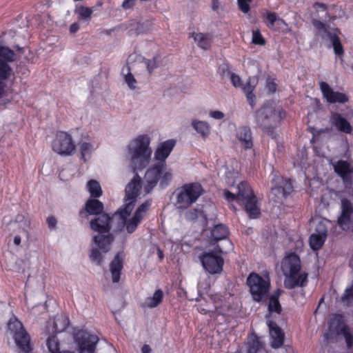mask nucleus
<instances>
[{
    "label": "nucleus",
    "mask_w": 353,
    "mask_h": 353,
    "mask_svg": "<svg viewBox=\"0 0 353 353\" xmlns=\"http://www.w3.org/2000/svg\"><path fill=\"white\" fill-rule=\"evenodd\" d=\"M174 139H168L159 144L154 152V158L157 163L149 168L143 179V190L149 194L159 183L161 188L168 186L172 180V173L166 169L165 159L170 155L175 145Z\"/></svg>",
    "instance_id": "1"
},
{
    "label": "nucleus",
    "mask_w": 353,
    "mask_h": 353,
    "mask_svg": "<svg viewBox=\"0 0 353 353\" xmlns=\"http://www.w3.org/2000/svg\"><path fill=\"white\" fill-rule=\"evenodd\" d=\"M141 185L142 179L138 173H136L125 187V203L112 214V222L117 219L119 221L116 231L121 232L125 229L128 234H131L141 223V221L134 216L129 219L128 217L134 208Z\"/></svg>",
    "instance_id": "2"
},
{
    "label": "nucleus",
    "mask_w": 353,
    "mask_h": 353,
    "mask_svg": "<svg viewBox=\"0 0 353 353\" xmlns=\"http://www.w3.org/2000/svg\"><path fill=\"white\" fill-rule=\"evenodd\" d=\"M92 230L98 232L93 236L90 258L92 261L101 265L103 255L110 250V215L102 213L90 221Z\"/></svg>",
    "instance_id": "3"
},
{
    "label": "nucleus",
    "mask_w": 353,
    "mask_h": 353,
    "mask_svg": "<svg viewBox=\"0 0 353 353\" xmlns=\"http://www.w3.org/2000/svg\"><path fill=\"white\" fill-rule=\"evenodd\" d=\"M150 143V139L147 134L139 135L132 141L129 154L134 171L141 170L149 164L152 154Z\"/></svg>",
    "instance_id": "4"
},
{
    "label": "nucleus",
    "mask_w": 353,
    "mask_h": 353,
    "mask_svg": "<svg viewBox=\"0 0 353 353\" xmlns=\"http://www.w3.org/2000/svg\"><path fill=\"white\" fill-rule=\"evenodd\" d=\"M285 116L282 109L276 110L272 103H266L256 112L257 124L270 136H273L276 128Z\"/></svg>",
    "instance_id": "5"
},
{
    "label": "nucleus",
    "mask_w": 353,
    "mask_h": 353,
    "mask_svg": "<svg viewBox=\"0 0 353 353\" xmlns=\"http://www.w3.org/2000/svg\"><path fill=\"white\" fill-rule=\"evenodd\" d=\"M203 192L204 189L199 182L185 183L177 188L173 193L175 196L176 208L179 210H187L197 201Z\"/></svg>",
    "instance_id": "6"
},
{
    "label": "nucleus",
    "mask_w": 353,
    "mask_h": 353,
    "mask_svg": "<svg viewBox=\"0 0 353 353\" xmlns=\"http://www.w3.org/2000/svg\"><path fill=\"white\" fill-rule=\"evenodd\" d=\"M7 332L14 339L19 352L30 353L32 351L30 336L22 323L15 316H12L8 321Z\"/></svg>",
    "instance_id": "7"
},
{
    "label": "nucleus",
    "mask_w": 353,
    "mask_h": 353,
    "mask_svg": "<svg viewBox=\"0 0 353 353\" xmlns=\"http://www.w3.org/2000/svg\"><path fill=\"white\" fill-rule=\"evenodd\" d=\"M311 22L316 30V35L320 36L322 38L326 36L332 43L334 54L342 59L345 50L339 37V34H341V30L336 28L330 31L329 25L317 19H312Z\"/></svg>",
    "instance_id": "8"
},
{
    "label": "nucleus",
    "mask_w": 353,
    "mask_h": 353,
    "mask_svg": "<svg viewBox=\"0 0 353 353\" xmlns=\"http://www.w3.org/2000/svg\"><path fill=\"white\" fill-rule=\"evenodd\" d=\"M246 284L253 300L258 303L267 296L270 289V279H264L256 272H251L248 275Z\"/></svg>",
    "instance_id": "9"
},
{
    "label": "nucleus",
    "mask_w": 353,
    "mask_h": 353,
    "mask_svg": "<svg viewBox=\"0 0 353 353\" xmlns=\"http://www.w3.org/2000/svg\"><path fill=\"white\" fill-rule=\"evenodd\" d=\"M73 339L77 344L79 353H94L96 345L99 341L97 335L86 330H78L74 332Z\"/></svg>",
    "instance_id": "10"
},
{
    "label": "nucleus",
    "mask_w": 353,
    "mask_h": 353,
    "mask_svg": "<svg viewBox=\"0 0 353 353\" xmlns=\"http://www.w3.org/2000/svg\"><path fill=\"white\" fill-rule=\"evenodd\" d=\"M204 269L211 274L222 272L224 260L216 251L205 252L199 256Z\"/></svg>",
    "instance_id": "11"
},
{
    "label": "nucleus",
    "mask_w": 353,
    "mask_h": 353,
    "mask_svg": "<svg viewBox=\"0 0 353 353\" xmlns=\"http://www.w3.org/2000/svg\"><path fill=\"white\" fill-rule=\"evenodd\" d=\"M271 183L272 184L271 192L278 200L285 199L293 192L294 188L290 179L274 174Z\"/></svg>",
    "instance_id": "12"
},
{
    "label": "nucleus",
    "mask_w": 353,
    "mask_h": 353,
    "mask_svg": "<svg viewBox=\"0 0 353 353\" xmlns=\"http://www.w3.org/2000/svg\"><path fill=\"white\" fill-rule=\"evenodd\" d=\"M337 225L344 231L353 227V204L343 198L341 201L340 214L337 218Z\"/></svg>",
    "instance_id": "13"
},
{
    "label": "nucleus",
    "mask_w": 353,
    "mask_h": 353,
    "mask_svg": "<svg viewBox=\"0 0 353 353\" xmlns=\"http://www.w3.org/2000/svg\"><path fill=\"white\" fill-rule=\"evenodd\" d=\"M52 149L59 154L70 155L74 150L75 145L69 134L60 132L52 143Z\"/></svg>",
    "instance_id": "14"
},
{
    "label": "nucleus",
    "mask_w": 353,
    "mask_h": 353,
    "mask_svg": "<svg viewBox=\"0 0 353 353\" xmlns=\"http://www.w3.org/2000/svg\"><path fill=\"white\" fill-rule=\"evenodd\" d=\"M336 174L341 177L346 187L353 185V167L349 162L339 160L332 164Z\"/></svg>",
    "instance_id": "15"
},
{
    "label": "nucleus",
    "mask_w": 353,
    "mask_h": 353,
    "mask_svg": "<svg viewBox=\"0 0 353 353\" xmlns=\"http://www.w3.org/2000/svg\"><path fill=\"white\" fill-rule=\"evenodd\" d=\"M319 86L323 97L329 103H345L349 100L345 93L334 91L327 82L321 81Z\"/></svg>",
    "instance_id": "16"
},
{
    "label": "nucleus",
    "mask_w": 353,
    "mask_h": 353,
    "mask_svg": "<svg viewBox=\"0 0 353 353\" xmlns=\"http://www.w3.org/2000/svg\"><path fill=\"white\" fill-rule=\"evenodd\" d=\"M284 286L286 289L292 290L297 287H305L307 283V273L291 272L284 274Z\"/></svg>",
    "instance_id": "17"
},
{
    "label": "nucleus",
    "mask_w": 353,
    "mask_h": 353,
    "mask_svg": "<svg viewBox=\"0 0 353 353\" xmlns=\"http://www.w3.org/2000/svg\"><path fill=\"white\" fill-rule=\"evenodd\" d=\"M301 262L300 257L294 252L288 254L283 259L282 270L283 274L300 272Z\"/></svg>",
    "instance_id": "18"
},
{
    "label": "nucleus",
    "mask_w": 353,
    "mask_h": 353,
    "mask_svg": "<svg viewBox=\"0 0 353 353\" xmlns=\"http://www.w3.org/2000/svg\"><path fill=\"white\" fill-rule=\"evenodd\" d=\"M125 254L123 251L117 253L112 260V282L118 283L120 281L121 271L123 268Z\"/></svg>",
    "instance_id": "19"
},
{
    "label": "nucleus",
    "mask_w": 353,
    "mask_h": 353,
    "mask_svg": "<svg viewBox=\"0 0 353 353\" xmlns=\"http://www.w3.org/2000/svg\"><path fill=\"white\" fill-rule=\"evenodd\" d=\"M104 206L102 202L97 199L89 198L85 203L84 208L79 212L81 216L84 213L88 215L97 216L103 213Z\"/></svg>",
    "instance_id": "20"
},
{
    "label": "nucleus",
    "mask_w": 353,
    "mask_h": 353,
    "mask_svg": "<svg viewBox=\"0 0 353 353\" xmlns=\"http://www.w3.org/2000/svg\"><path fill=\"white\" fill-rule=\"evenodd\" d=\"M236 137L244 150H249L253 147L252 134L249 127H239L236 131Z\"/></svg>",
    "instance_id": "21"
},
{
    "label": "nucleus",
    "mask_w": 353,
    "mask_h": 353,
    "mask_svg": "<svg viewBox=\"0 0 353 353\" xmlns=\"http://www.w3.org/2000/svg\"><path fill=\"white\" fill-rule=\"evenodd\" d=\"M330 122L332 125L336 127L340 132L350 134L352 131V128L350 122L339 113H332Z\"/></svg>",
    "instance_id": "22"
},
{
    "label": "nucleus",
    "mask_w": 353,
    "mask_h": 353,
    "mask_svg": "<svg viewBox=\"0 0 353 353\" xmlns=\"http://www.w3.org/2000/svg\"><path fill=\"white\" fill-rule=\"evenodd\" d=\"M270 335L271 337V346L273 348L281 347L284 342V333L282 330L274 322H270Z\"/></svg>",
    "instance_id": "23"
},
{
    "label": "nucleus",
    "mask_w": 353,
    "mask_h": 353,
    "mask_svg": "<svg viewBox=\"0 0 353 353\" xmlns=\"http://www.w3.org/2000/svg\"><path fill=\"white\" fill-rule=\"evenodd\" d=\"M258 201L256 195L242 201L241 205H243L244 210L250 219L258 218L261 214L260 208L258 206Z\"/></svg>",
    "instance_id": "24"
},
{
    "label": "nucleus",
    "mask_w": 353,
    "mask_h": 353,
    "mask_svg": "<svg viewBox=\"0 0 353 353\" xmlns=\"http://www.w3.org/2000/svg\"><path fill=\"white\" fill-rule=\"evenodd\" d=\"M237 203L241 204L242 201L254 196V193L247 181H241L237 186Z\"/></svg>",
    "instance_id": "25"
},
{
    "label": "nucleus",
    "mask_w": 353,
    "mask_h": 353,
    "mask_svg": "<svg viewBox=\"0 0 353 353\" xmlns=\"http://www.w3.org/2000/svg\"><path fill=\"white\" fill-rule=\"evenodd\" d=\"M191 37L194 39V41L197 43L199 48L203 50H208L212 43V38L210 34L207 33H191Z\"/></svg>",
    "instance_id": "26"
},
{
    "label": "nucleus",
    "mask_w": 353,
    "mask_h": 353,
    "mask_svg": "<svg viewBox=\"0 0 353 353\" xmlns=\"http://www.w3.org/2000/svg\"><path fill=\"white\" fill-rule=\"evenodd\" d=\"M228 235V227L222 223L214 225L211 230V239L215 242L226 239Z\"/></svg>",
    "instance_id": "27"
},
{
    "label": "nucleus",
    "mask_w": 353,
    "mask_h": 353,
    "mask_svg": "<svg viewBox=\"0 0 353 353\" xmlns=\"http://www.w3.org/2000/svg\"><path fill=\"white\" fill-rule=\"evenodd\" d=\"M281 294V290L278 289L274 291V294L269 298L268 308L270 312H275L279 314H281L282 307L279 300Z\"/></svg>",
    "instance_id": "28"
},
{
    "label": "nucleus",
    "mask_w": 353,
    "mask_h": 353,
    "mask_svg": "<svg viewBox=\"0 0 353 353\" xmlns=\"http://www.w3.org/2000/svg\"><path fill=\"white\" fill-rule=\"evenodd\" d=\"M193 128L201 134L203 138H206L210 133V126L206 121L193 120L192 122Z\"/></svg>",
    "instance_id": "29"
},
{
    "label": "nucleus",
    "mask_w": 353,
    "mask_h": 353,
    "mask_svg": "<svg viewBox=\"0 0 353 353\" xmlns=\"http://www.w3.org/2000/svg\"><path fill=\"white\" fill-rule=\"evenodd\" d=\"M87 189L90 194V198L97 199L102 195V189L99 183L94 179L88 181Z\"/></svg>",
    "instance_id": "30"
},
{
    "label": "nucleus",
    "mask_w": 353,
    "mask_h": 353,
    "mask_svg": "<svg viewBox=\"0 0 353 353\" xmlns=\"http://www.w3.org/2000/svg\"><path fill=\"white\" fill-rule=\"evenodd\" d=\"M327 238L316 234L315 233L310 235L309 239V243L311 249L314 251H318L324 245Z\"/></svg>",
    "instance_id": "31"
},
{
    "label": "nucleus",
    "mask_w": 353,
    "mask_h": 353,
    "mask_svg": "<svg viewBox=\"0 0 353 353\" xmlns=\"http://www.w3.org/2000/svg\"><path fill=\"white\" fill-rule=\"evenodd\" d=\"M163 293L161 289L157 290L152 297L146 299L145 303L150 308L157 307L163 301Z\"/></svg>",
    "instance_id": "32"
},
{
    "label": "nucleus",
    "mask_w": 353,
    "mask_h": 353,
    "mask_svg": "<svg viewBox=\"0 0 353 353\" xmlns=\"http://www.w3.org/2000/svg\"><path fill=\"white\" fill-rule=\"evenodd\" d=\"M74 13L78 15L79 20L88 21L91 19L92 10L90 8L80 6L75 8Z\"/></svg>",
    "instance_id": "33"
},
{
    "label": "nucleus",
    "mask_w": 353,
    "mask_h": 353,
    "mask_svg": "<svg viewBox=\"0 0 353 353\" xmlns=\"http://www.w3.org/2000/svg\"><path fill=\"white\" fill-rule=\"evenodd\" d=\"M263 345L259 339L256 335H252L248 342V352L247 353H257Z\"/></svg>",
    "instance_id": "34"
},
{
    "label": "nucleus",
    "mask_w": 353,
    "mask_h": 353,
    "mask_svg": "<svg viewBox=\"0 0 353 353\" xmlns=\"http://www.w3.org/2000/svg\"><path fill=\"white\" fill-rule=\"evenodd\" d=\"M69 325V319L63 316L56 317L54 321V328L55 332H61L64 331Z\"/></svg>",
    "instance_id": "35"
},
{
    "label": "nucleus",
    "mask_w": 353,
    "mask_h": 353,
    "mask_svg": "<svg viewBox=\"0 0 353 353\" xmlns=\"http://www.w3.org/2000/svg\"><path fill=\"white\" fill-rule=\"evenodd\" d=\"M344 305L350 307L353 303V281L350 286L346 288L341 298Z\"/></svg>",
    "instance_id": "36"
},
{
    "label": "nucleus",
    "mask_w": 353,
    "mask_h": 353,
    "mask_svg": "<svg viewBox=\"0 0 353 353\" xmlns=\"http://www.w3.org/2000/svg\"><path fill=\"white\" fill-rule=\"evenodd\" d=\"M79 150L81 152V158L86 162L88 159L90 158L92 151V145L90 143L83 142L80 144Z\"/></svg>",
    "instance_id": "37"
},
{
    "label": "nucleus",
    "mask_w": 353,
    "mask_h": 353,
    "mask_svg": "<svg viewBox=\"0 0 353 353\" xmlns=\"http://www.w3.org/2000/svg\"><path fill=\"white\" fill-rule=\"evenodd\" d=\"M0 57L4 59L3 61H14L16 54L14 52L8 47L0 45Z\"/></svg>",
    "instance_id": "38"
},
{
    "label": "nucleus",
    "mask_w": 353,
    "mask_h": 353,
    "mask_svg": "<svg viewBox=\"0 0 353 353\" xmlns=\"http://www.w3.org/2000/svg\"><path fill=\"white\" fill-rule=\"evenodd\" d=\"M47 346L50 353H59V341L57 336H50L47 339Z\"/></svg>",
    "instance_id": "39"
},
{
    "label": "nucleus",
    "mask_w": 353,
    "mask_h": 353,
    "mask_svg": "<svg viewBox=\"0 0 353 353\" xmlns=\"http://www.w3.org/2000/svg\"><path fill=\"white\" fill-rule=\"evenodd\" d=\"M330 223L327 219H324L319 221L315 228V234H319L323 238L327 237L328 228L327 224Z\"/></svg>",
    "instance_id": "40"
},
{
    "label": "nucleus",
    "mask_w": 353,
    "mask_h": 353,
    "mask_svg": "<svg viewBox=\"0 0 353 353\" xmlns=\"http://www.w3.org/2000/svg\"><path fill=\"white\" fill-rule=\"evenodd\" d=\"M12 69L6 61L0 58V79H7L11 74Z\"/></svg>",
    "instance_id": "41"
},
{
    "label": "nucleus",
    "mask_w": 353,
    "mask_h": 353,
    "mask_svg": "<svg viewBox=\"0 0 353 353\" xmlns=\"http://www.w3.org/2000/svg\"><path fill=\"white\" fill-rule=\"evenodd\" d=\"M313 8L315 10L314 14L316 17H319V13L320 12H325V20L330 18V14L327 12L328 10V6L327 4L324 3H320V2H315L313 6Z\"/></svg>",
    "instance_id": "42"
},
{
    "label": "nucleus",
    "mask_w": 353,
    "mask_h": 353,
    "mask_svg": "<svg viewBox=\"0 0 353 353\" xmlns=\"http://www.w3.org/2000/svg\"><path fill=\"white\" fill-rule=\"evenodd\" d=\"M341 333L344 336L347 347L350 349L353 347V334L350 332L349 327L344 325L341 330Z\"/></svg>",
    "instance_id": "43"
},
{
    "label": "nucleus",
    "mask_w": 353,
    "mask_h": 353,
    "mask_svg": "<svg viewBox=\"0 0 353 353\" xmlns=\"http://www.w3.org/2000/svg\"><path fill=\"white\" fill-rule=\"evenodd\" d=\"M159 57L154 56L152 59H145V63L149 74H152L153 70L158 67Z\"/></svg>",
    "instance_id": "44"
},
{
    "label": "nucleus",
    "mask_w": 353,
    "mask_h": 353,
    "mask_svg": "<svg viewBox=\"0 0 353 353\" xmlns=\"http://www.w3.org/2000/svg\"><path fill=\"white\" fill-rule=\"evenodd\" d=\"M252 42L259 46H264L265 44V40L259 30H253Z\"/></svg>",
    "instance_id": "45"
},
{
    "label": "nucleus",
    "mask_w": 353,
    "mask_h": 353,
    "mask_svg": "<svg viewBox=\"0 0 353 353\" xmlns=\"http://www.w3.org/2000/svg\"><path fill=\"white\" fill-rule=\"evenodd\" d=\"M266 19L270 23V27H272L276 21H280L282 23H285V21L283 19L279 18L276 12H267Z\"/></svg>",
    "instance_id": "46"
},
{
    "label": "nucleus",
    "mask_w": 353,
    "mask_h": 353,
    "mask_svg": "<svg viewBox=\"0 0 353 353\" xmlns=\"http://www.w3.org/2000/svg\"><path fill=\"white\" fill-rule=\"evenodd\" d=\"M252 0H237L239 10L243 13H248L250 10V3Z\"/></svg>",
    "instance_id": "47"
},
{
    "label": "nucleus",
    "mask_w": 353,
    "mask_h": 353,
    "mask_svg": "<svg viewBox=\"0 0 353 353\" xmlns=\"http://www.w3.org/2000/svg\"><path fill=\"white\" fill-rule=\"evenodd\" d=\"M218 72L222 76V77L230 75L232 72H230V64L228 63H223V64L220 65L218 68Z\"/></svg>",
    "instance_id": "48"
},
{
    "label": "nucleus",
    "mask_w": 353,
    "mask_h": 353,
    "mask_svg": "<svg viewBox=\"0 0 353 353\" xmlns=\"http://www.w3.org/2000/svg\"><path fill=\"white\" fill-rule=\"evenodd\" d=\"M185 218L187 221H195L198 218V210L196 209H191L185 212Z\"/></svg>",
    "instance_id": "49"
},
{
    "label": "nucleus",
    "mask_w": 353,
    "mask_h": 353,
    "mask_svg": "<svg viewBox=\"0 0 353 353\" xmlns=\"http://www.w3.org/2000/svg\"><path fill=\"white\" fill-rule=\"evenodd\" d=\"M125 82L130 89H135V83H137L136 79L131 73H128L125 77Z\"/></svg>",
    "instance_id": "50"
},
{
    "label": "nucleus",
    "mask_w": 353,
    "mask_h": 353,
    "mask_svg": "<svg viewBox=\"0 0 353 353\" xmlns=\"http://www.w3.org/2000/svg\"><path fill=\"white\" fill-rule=\"evenodd\" d=\"M152 205V199H147L145 200L142 204H141L138 208V212L139 213L140 211L145 212L147 213V212L149 210L150 206Z\"/></svg>",
    "instance_id": "51"
},
{
    "label": "nucleus",
    "mask_w": 353,
    "mask_h": 353,
    "mask_svg": "<svg viewBox=\"0 0 353 353\" xmlns=\"http://www.w3.org/2000/svg\"><path fill=\"white\" fill-rule=\"evenodd\" d=\"M230 76L231 83L234 87H239L241 85V79L238 74L232 73Z\"/></svg>",
    "instance_id": "52"
},
{
    "label": "nucleus",
    "mask_w": 353,
    "mask_h": 353,
    "mask_svg": "<svg viewBox=\"0 0 353 353\" xmlns=\"http://www.w3.org/2000/svg\"><path fill=\"white\" fill-rule=\"evenodd\" d=\"M266 88L270 93L273 94L276 91L277 84L273 80H268Z\"/></svg>",
    "instance_id": "53"
},
{
    "label": "nucleus",
    "mask_w": 353,
    "mask_h": 353,
    "mask_svg": "<svg viewBox=\"0 0 353 353\" xmlns=\"http://www.w3.org/2000/svg\"><path fill=\"white\" fill-rule=\"evenodd\" d=\"M224 195H225V199L228 202H232L234 201H236L237 202V194H235L230 192L229 190H226L224 191Z\"/></svg>",
    "instance_id": "54"
},
{
    "label": "nucleus",
    "mask_w": 353,
    "mask_h": 353,
    "mask_svg": "<svg viewBox=\"0 0 353 353\" xmlns=\"http://www.w3.org/2000/svg\"><path fill=\"white\" fill-rule=\"evenodd\" d=\"M209 115L214 119H222L224 117V114L219 110H212L210 112Z\"/></svg>",
    "instance_id": "55"
},
{
    "label": "nucleus",
    "mask_w": 353,
    "mask_h": 353,
    "mask_svg": "<svg viewBox=\"0 0 353 353\" xmlns=\"http://www.w3.org/2000/svg\"><path fill=\"white\" fill-rule=\"evenodd\" d=\"M47 223L50 230H54L56 228L57 221L54 216H51L47 218Z\"/></svg>",
    "instance_id": "56"
},
{
    "label": "nucleus",
    "mask_w": 353,
    "mask_h": 353,
    "mask_svg": "<svg viewBox=\"0 0 353 353\" xmlns=\"http://www.w3.org/2000/svg\"><path fill=\"white\" fill-rule=\"evenodd\" d=\"M245 96H246L248 102L250 105L251 108L253 109L255 106V99H256L255 94L253 92V93H250V94H245Z\"/></svg>",
    "instance_id": "57"
},
{
    "label": "nucleus",
    "mask_w": 353,
    "mask_h": 353,
    "mask_svg": "<svg viewBox=\"0 0 353 353\" xmlns=\"http://www.w3.org/2000/svg\"><path fill=\"white\" fill-rule=\"evenodd\" d=\"M255 87L252 85L250 82H248L245 85H244L242 88L243 92L245 94L253 93Z\"/></svg>",
    "instance_id": "58"
},
{
    "label": "nucleus",
    "mask_w": 353,
    "mask_h": 353,
    "mask_svg": "<svg viewBox=\"0 0 353 353\" xmlns=\"http://www.w3.org/2000/svg\"><path fill=\"white\" fill-rule=\"evenodd\" d=\"M137 0H124L122 3V7L124 9H130L135 6Z\"/></svg>",
    "instance_id": "59"
},
{
    "label": "nucleus",
    "mask_w": 353,
    "mask_h": 353,
    "mask_svg": "<svg viewBox=\"0 0 353 353\" xmlns=\"http://www.w3.org/2000/svg\"><path fill=\"white\" fill-rule=\"evenodd\" d=\"M137 212H138V209L137 208L133 216L134 217H136L137 219H138L139 221H142V220L145 217L146 213L145 212H142V211H140L139 214H137Z\"/></svg>",
    "instance_id": "60"
},
{
    "label": "nucleus",
    "mask_w": 353,
    "mask_h": 353,
    "mask_svg": "<svg viewBox=\"0 0 353 353\" xmlns=\"http://www.w3.org/2000/svg\"><path fill=\"white\" fill-rule=\"evenodd\" d=\"M79 29V25L78 23H73L70 26V32L73 34L77 32Z\"/></svg>",
    "instance_id": "61"
},
{
    "label": "nucleus",
    "mask_w": 353,
    "mask_h": 353,
    "mask_svg": "<svg viewBox=\"0 0 353 353\" xmlns=\"http://www.w3.org/2000/svg\"><path fill=\"white\" fill-rule=\"evenodd\" d=\"M142 353H152V349L148 344H144L141 347Z\"/></svg>",
    "instance_id": "62"
},
{
    "label": "nucleus",
    "mask_w": 353,
    "mask_h": 353,
    "mask_svg": "<svg viewBox=\"0 0 353 353\" xmlns=\"http://www.w3.org/2000/svg\"><path fill=\"white\" fill-rule=\"evenodd\" d=\"M23 215H20V214H18L17 216H16V220L14 222H11V225H14V226H18L19 224L18 223L19 222H21L23 219Z\"/></svg>",
    "instance_id": "63"
},
{
    "label": "nucleus",
    "mask_w": 353,
    "mask_h": 353,
    "mask_svg": "<svg viewBox=\"0 0 353 353\" xmlns=\"http://www.w3.org/2000/svg\"><path fill=\"white\" fill-rule=\"evenodd\" d=\"M21 239L19 235H16L14 238V243L16 245H19L21 244Z\"/></svg>",
    "instance_id": "64"
}]
</instances>
